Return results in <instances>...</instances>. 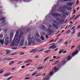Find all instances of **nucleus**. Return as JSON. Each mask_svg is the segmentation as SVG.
<instances>
[{"instance_id":"nucleus-1","label":"nucleus","mask_w":80,"mask_h":80,"mask_svg":"<svg viewBox=\"0 0 80 80\" xmlns=\"http://www.w3.org/2000/svg\"><path fill=\"white\" fill-rule=\"evenodd\" d=\"M19 32H20V31L19 30L17 31L16 32L14 40L11 44V45L12 46V47H14L15 45V47H17L18 45V43L20 42V38L23 37V32H21L20 34L17 37V35H18Z\"/></svg>"},{"instance_id":"nucleus-2","label":"nucleus","mask_w":80,"mask_h":80,"mask_svg":"<svg viewBox=\"0 0 80 80\" xmlns=\"http://www.w3.org/2000/svg\"><path fill=\"white\" fill-rule=\"evenodd\" d=\"M13 32H11L10 33V39L8 37H6L5 38L4 42L5 45H8L9 43H11L12 40V39L13 38Z\"/></svg>"},{"instance_id":"nucleus-3","label":"nucleus","mask_w":80,"mask_h":80,"mask_svg":"<svg viewBox=\"0 0 80 80\" xmlns=\"http://www.w3.org/2000/svg\"><path fill=\"white\" fill-rule=\"evenodd\" d=\"M31 35L29 34L27 37V39H28V44L29 45H31L32 43L33 44H35V38L34 37H32L31 38Z\"/></svg>"},{"instance_id":"nucleus-4","label":"nucleus","mask_w":80,"mask_h":80,"mask_svg":"<svg viewBox=\"0 0 80 80\" xmlns=\"http://www.w3.org/2000/svg\"><path fill=\"white\" fill-rule=\"evenodd\" d=\"M64 8H59L58 9V11L59 12H62V13H65L64 12L66 11V10H65V8H67V5H64L63 6Z\"/></svg>"},{"instance_id":"nucleus-5","label":"nucleus","mask_w":80,"mask_h":80,"mask_svg":"<svg viewBox=\"0 0 80 80\" xmlns=\"http://www.w3.org/2000/svg\"><path fill=\"white\" fill-rule=\"evenodd\" d=\"M24 41H25V37H23L22 38L21 40L20 41V46H21V47H22V46H23Z\"/></svg>"},{"instance_id":"nucleus-6","label":"nucleus","mask_w":80,"mask_h":80,"mask_svg":"<svg viewBox=\"0 0 80 80\" xmlns=\"http://www.w3.org/2000/svg\"><path fill=\"white\" fill-rule=\"evenodd\" d=\"M52 15L53 17H61L62 14H58L55 13H52Z\"/></svg>"},{"instance_id":"nucleus-7","label":"nucleus","mask_w":80,"mask_h":80,"mask_svg":"<svg viewBox=\"0 0 80 80\" xmlns=\"http://www.w3.org/2000/svg\"><path fill=\"white\" fill-rule=\"evenodd\" d=\"M56 21L59 23H60V24H62L64 22V20L63 19H60L59 18L57 19Z\"/></svg>"},{"instance_id":"nucleus-8","label":"nucleus","mask_w":80,"mask_h":80,"mask_svg":"<svg viewBox=\"0 0 80 80\" xmlns=\"http://www.w3.org/2000/svg\"><path fill=\"white\" fill-rule=\"evenodd\" d=\"M42 28L43 30H44V31H45L46 32V31H47V28H46V27L44 25L42 26Z\"/></svg>"},{"instance_id":"nucleus-9","label":"nucleus","mask_w":80,"mask_h":80,"mask_svg":"<svg viewBox=\"0 0 80 80\" xmlns=\"http://www.w3.org/2000/svg\"><path fill=\"white\" fill-rule=\"evenodd\" d=\"M32 62V60H27L24 62L25 63H30Z\"/></svg>"},{"instance_id":"nucleus-10","label":"nucleus","mask_w":80,"mask_h":80,"mask_svg":"<svg viewBox=\"0 0 80 80\" xmlns=\"http://www.w3.org/2000/svg\"><path fill=\"white\" fill-rule=\"evenodd\" d=\"M49 75L48 74L46 77L44 79H43L42 80H49V78H50V76H49Z\"/></svg>"},{"instance_id":"nucleus-11","label":"nucleus","mask_w":80,"mask_h":80,"mask_svg":"<svg viewBox=\"0 0 80 80\" xmlns=\"http://www.w3.org/2000/svg\"><path fill=\"white\" fill-rule=\"evenodd\" d=\"M11 74V73L10 72H8L6 74H5L4 75L3 77H7V76H8V75H10Z\"/></svg>"},{"instance_id":"nucleus-12","label":"nucleus","mask_w":80,"mask_h":80,"mask_svg":"<svg viewBox=\"0 0 80 80\" xmlns=\"http://www.w3.org/2000/svg\"><path fill=\"white\" fill-rule=\"evenodd\" d=\"M77 53H78V50H76V52H74L73 53H72V57H73L74 55H76Z\"/></svg>"},{"instance_id":"nucleus-13","label":"nucleus","mask_w":80,"mask_h":80,"mask_svg":"<svg viewBox=\"0 0 80 80\" xmlns=\"http://www.w3.org/2000/svg\"><path fill=\"white\" fill-rule=\"evenodd\" d=\"M3 40L0 39V45H3Z\"/></svg>"},{"instance_id":"nucleus-14","label":"nucleus","mask_w":80,"mask_h":80,"mask_svg":"<svg viewBox=\"0 0 80 80\" xmlns=\"http://www.w3.org/2000/svg\"><path fill=\"white\" fill-rule=\"evenodd\" d=\"M46 32H48L50 33H51L52 32V30L48 28V29H47V31Z\"/></svg>"},{"instance_id":"nucleus-15","label":"nucleus","mask_w":80,"mask_h":80,"mask_svg":"<svg viewBox=\"0 0 80 80\" xmlns=\"http://www.w3.org/2000/svg\"><path fill=\"white\" fill-rule=\"evenodd\" d=\"M72 57L71 56H69L68 58H67V60H70L72 59Z\"/></svg>"},{"instance_id":"nucleus-16","label":"nucleus","mask_w":80,"mask_h":80,"mask_svg":"<svg viewBox=\"0 0 80 80\" xmlns=\"http://www.w3.org/2000/svg\"><path fill=\"white\" fill-rule=\"evenodd\" d=\"M52 25H53V27H54V28H57L58 27V26L57 25L53 23H52Z\"/></svg>"},{"instance_id":"nucleus-17","label":"nucleus","mask_w":80,"mask_h":80,"mask_svg":"<svg viewBox=\"0 0 80 80\" xmlns=\"http://www.w3.org/2000/svg\"><path fill=\"white\" fill-rule=\"evenodd\" d=\"M67 5H68V6H70V7H72V3L70 2V3H68L67 4Z\"/></svg>"},{"instance_id":"nucleus-18","label":"nucleus","mask_w":80,"mask_h":80,"mask_svg":"<svg viewBox=\"0 0 80 80\" xmlns=\"http://www.w3.org/2000/svg\"><path fill=\"white\" fill-rule=\"evenodd\" d=\"M18 54V52H14L12 54H11V55L13 56V55H16Z\"/></svg>"},{"instance_id":"nucleus-19","label":"nucleus","mask_w":80,"mask_h":80,"mask_svg":"<svg viewBox=\"0 0 80 80\" xmlns=\"http://www.w3.org/2000/svg\"><path fill=\"white\" fill-rule=\"evenodd\" d=\"M5 51V52H6V54H9V53H10V50H6Z\"/></svg>"},{"instance_id":"nucleus-20","label":"nucleus","mask_w":80,"mask_h":80,"mask_svg":"<svg viewBox=\"0 0 80 80\" xmlns=\"http://www.w3.org/2000/svg\"><path fill=\"white\" fill-rule=\"evenodd\" d=\"M43 67H44V66H43L38 67L37 68V70H40V69H42V68H43Z\"/></svg>"},{"instance_id":"nucleus-21","label":"nucleus","mask_w":80,"mask_h":80,"mask_svg":"<svg viewBox=\"0 0 80 80\" xmlns=\"http://www.w3.org/2000/svg\"><path fill=\"white\" fill-rule=\"evenodd\" d=\"M37 42L38 43H40V42H41V39L40 38H37Z\"/></svg>"},{"instance_id":"nucleus-22","label":"nucleus","mask_w":80,"mask_h":80,"mask_svg":"<svg viewBox=\"0 0 80 80\" xmlns=\"http://www.w3.org/2000/svg\"><path fill=\"white\" fill-rule=\"evenodd\" d=\"M52 49H55V48H57V45H53L52 46Z\"/></svg>"},{"instance_id":"nucleus-23","label":"nucleus","mask_w":80,"mask_h":80,"mask_svg":"<svg viewBox=\"0 0 80 80\" xmlns=\"http://www.w3.org/2000/svg\"><path fill=\"white\" fill-rule=\"evenodd\" d=\"M13 63H14V62L12 61L9 63V65H12Z\"/></svg>"},{"instance_id":"nucleus-24","label":"nucleus","mask_w":80,"mask_h":80,"mask_svg":"<svg viewBox=\"0 0 80 80\" xmlns=\"http://www.w3.org/2000/svg\"><path fill=\"white\" fill-rule=\"evenodd\" d=\"M40 38H41V39L42 40V41H43V40H45V38H44V37H43V36H42L40 37Z\"/></svg>"},{"instance_id":"nucleus-25","label":"nucleus","mask_w":80,"mask_h":80,"mask_svg":"<svg viewBox=\"0 0 80 80\" xmlns=\"http://www.w3.org/2000/svg\"><path fill=\"white\" fill-rule=\"evenodd\" d=\"M36 34L38 37H40V35H39V34L38 33V32H36Z\"/></svg>"},{"instance_id":"nucleus-26","label":"nucleus","mask_w":80,"mask_h":80,"mask_svg":"<svg viewBox=\"0 0 80 80\" xmlns=\"http://www.w3.org/2000/svg\"><path fill=\"white\" fill-rule=\"evenodd\" d=\"M64 50V49H62L59 52V54H61V53H62L63 52Z\"/></svg>"},{"instance_id":"nucleus-27","label":"nucleus","mask_w":80,"mask_h":80,"mask_svg":"<svg viewBox=\"0 0 80 80\" xmlns=\"http://www.w3.org/2000/svg\"><path fill=\"white\" fill-rule=\"evenodd\" d=\"M36 74H37V72L33 73L32 75V76H34V75H36Z\"/></svg>"},{"instance_id":"nucleus-28","label":"nucleus","mask_w":80,"mask_h":80,"mask_svg":"<svg viewBox=\"0 0 80 80\" xmlns=\"http://www.w3.org/2000/svg\"><path fill=\"white\" fill-rule=\"evenodd\" d=\"M75 15H74L70 19V20H72V19H73V18H75Z\"/></svg>"},{"instance_id":"nucleus-29","label":"nucleus","mask_w":80,"mask_h":80,"mask_svg":"<svg viewBox=\"0 0 80 80\" xmlns=\"http://www.w3.org/2000/svg\"><path fill=\"white\" fill-rule=\"evenodd\" d=\"M48 59H49V57H48L46 58L45 59H44V62L46 61V60H47Z\"/></svg>"},{"instance_id":"nucleus-30","label":"nucleus","mask_w":80,"mask_h":80,"mask_svg":"<svg viewBox=\"0 0 80 80\" xmlns=\"http://www.w3.org/2000/svg\"><path fill=\"white\" fill-rule=\"evenodd\" d=\"M24 54H25V53L23 52H20L19 53V55H24Z\"/></svg>"},{"instance_id":"nucleus-31","label":"nucleus","mask_w":80,"mask_h":80,"mask_svg":"<svg viewBox=\"0 0 80 80\" xmlns=\"http://www.w3.org/2000/svg\"><path fill=\"white\" fill-rule=\"evenodd\" d=\"M13 78V76H11L9 77L7 80H10V79H12Z\"/></svg>"},{"instance_id":"nucleus-32","label":"nucleus","mask_w":80,"mask_h":80,"mask_svg":"<svg viewBox=\"0 0 80 80\" xmlns=\"http://www.w3.org/2000/svg\"><path fill=\"white\" fill-rule=\"evenodd\" d=\"M37 50V49H33L29 53H32V52H34V51H35V50Z\"/></svg>"},{"instance_id":"nucleus-33","label":"nucleus","mask_w":80,"mask_h":80,"mask_svg":"<svg viewBox=\"0 0 80 80\" xmlns=\"http://www.w3.org/2000/svg\"><path fill=\"white\" fill-rule=\"evenodd\" d=\"M30 78H31L30 77H27L25 78L24 79H25V80H28L29 79H30Z\"/></svg>"},{"instance_id":"nucleus-34","label":"nucleus","mask_w":80,"mask_h":80,"mask_svg":"<svg viewBox=\"0 0 80 80\" xmlns=\"http://www.w3.org/2000/svg\"><path fill=\"white\" fill-rule=\"evenodd\" d=\"M72 0H63L64 2H71Z\"/></svg>"},{"instance_id":"nucleus-35","label":"nucleus","mask_w":80,"mask_h":80,"mask_svg":"<svg viewBox=\"0 0 80 80\" xmlns=\"http://www.w3.org/2000/svg\"><path fill=\"white\" fill-rule=\"evenodd\" d=\"M49 52H50V50H48V51H44V53H48Z\"/></svg>"},{"instance_id":"nucleus-36","label":"nucleus","mask_w":80,"mask_h":80,"mask_svg":"<svg viewBox=\"0 0 80 80\" xmlns=\"http://www.w3.org/2000/svg\"><path fill=\"white\" fill-rule=\"evenodd\" d=\"M52 22L53 23H56V24H57V21H56L55 20H53L52 21Z\"/></svg>"},{"instance_id":"nucleus-37","label":"nucleus","mask_w":80,"mask_h":80,"mask_svg":"<svg viewBox=\"0 0 80 80\" xmlns=\"http://www.w3.org/2000/svg\"><path fill=\"white\" fill-rule=\"evenodd\" d=\"M3 34H1L0 35V38H3Z\"/></svg>"},{"instance_id":"nucleus-38","label":"nucleus","mask_w":80,"mask_h":80,"mask_svg":"<svg viewBox=\"0 0 80 80\" xmlns=\"http://www.w3.org/2000/svg\"><path fill=\"white\" fill-rule=\"evenodd\" d=\"M5 18L4 17L0 19V22L1 21V20H5Z\"/></svg>"},{"instance_id":"nucleus-39","label":"nucleus","mask_w":80,"mask_h":80,"mask_svg":"<svg viewBox=\"0 0 80 80\" xmlns=\"http://www.w3.org/2000/svg\"><path fill=\"white\" fill-rule=\"evenodd\" d=\"M24 2H29V0H24Z\"/></svg>"},{"instance_id":"nucleus-40","label":"nucleus","mask_w":80,"mask_h":80,"mask_svg":"<svg viewBox=\"0 0 80 80\" xmlns=\"http://www.w3.org/2000/svg\"><path fill=\"white\" fill-rule=\"evenodd\" d=\"M43 50H44V49H41L40 50L38 51V52H41V51H43Z\"/></svg>"},{"instance_id":"nucleus-41","label":"nucleus","mask_w":80,"mask_h":80,"mask_svg":"<svg viewBox=\"0 0 80 80\" xmlns=\"http://www.w3.org/2000/svg\"><path fill=\"white\" fill-rule=\"evenodd\" d=\"M77 37H80V32H79L77 35Z\"/></svg>"},{"instance_id":"nucleus-42","label":"nucleus","mask_w":80,"mask_h":80,"mask_svg":"<svg viewBox=\"0 0 80 80\" xmlns=\"http://www.w3.org/2000/svg\"><path fill=\"white\" fill-rule=\"evenodd\" d=\"M42 75L41 74H38L36 76V77H38L39 76H40Z\"/></svg>"},{"instance_id":"nucleus-43","label":"nucleus","mask_w":80,"mask_h":80,"mask_svg":"<svg viewBox=\"0 0 80 80\" xmlns=\"http://www.w3.org/2000/svg\"><path fill=\"white\" fill-rule=\"evenodd\" d=\"M49 75H53V72H51L50 73Z\"/></svg>"},{"instance_id":"nucleus-44","label":"nucleus","mask_w":80,"mask_h":80,"mask_svg":"<svg viewBox=\"0 0 80 80\" xmlns=\"http://www.w3.org/2000/svg\"><path fill=\"white\" fill-rule=\"evenodd\" d=\"M54 70H55V71H57L58 69L56 68H55L54 69Z\"/></svg>"},{"instance_id":"nucleus-45","label":"nucleus","mask_w":80,"mask_h":80,"mask_svg":"<svg viewBox=\"0 0 80 80\" xmlns=\"http://www.w3.org/2000/svg\"><path fill=\"white\" fill-rule=\"evenodd\" d=\"M67 43H68V42H64V45H67Z\"/></svg>"},{"instance_id":"nucleus-46","label":"nucleus","mask_w":80,"mask_h":80,"mask_svg":"<svg viewBox=\"0 0 80 80\" xmlns=\"http://www.w3.org/2000/svg\"><path fill=\"white\" fill-rule=\"evenodd\" d=\"M45 37L46 38H48V35H46Z\"/></svg>"},{"instance_id":"nucleus-47","label":"nucleus","mask_w":80,"mask_h":80,"mask_svg":"<svg viewBox=\"0 0 80 80\" xmlns=\"http://www.w3.org/2000/svg\"><path fill=\"white\" fill-rule=\"evenodd\" d=\"M63 18H66V17H65V15H63V17H62Z\"/></svg>"},{"instance_id":"nucleus-48","label":"nucleus","mask_w":80,"mask_h":80,"mask_svg":"<svg viewBox=\"0 0 80 80\" xmlns=\"http://www.w3.org/2000/svg\"><path fill=\"white\" fill-rule=\"evenodd\" d=\"M25 66H23L21 67V68H25Z\"/></svg>"},{"instance_id":"nucleus-49","label":"nucleus","mask_w":80,"mask_h":80,"mask_svg":"<svg viewBox=\"0 0 80 80\" xmlns=\"http://www.w3.org/2000/svg\"><path fill=\"white\" fill-rule=\"evenodd\" d=\"M75 33V31H73V32H72L71 33V35H72V34H74V33Z\"/></svg>"},{"instance_id":"nucleus-50","label":"nucleus","mask_w":80,"mask_h":80,"mask_svg":"<svg viewBox=\"0 0 80 80\" xmlns=\"http://www.w3.org/2000/svg\"><path fill=\"white\" fill-rule=\"evenodd\" d=\"M7 30H4V33H6V32H7Z\"/></svg>"},{"instance_id":"nucleus-51","label":"nucleus","mask_w":80,"mask_h":80,"mask_svg":"<svg viewBox=\"0 0 80 80\" xmlns=\"http://www.w3.org/2000/svg\"><path fill=\"white\" fill-rule=\"evenodd\" d=\"M58 48H56V49H55V52H57V51H58Z\"/></svg>"},{"instance_id":"nucleus-52","label":"nucleus","mask_w":80,"mask_h":80,"mask_svg":"<svg viewBox=\"0 0 80 80\" xmlns=\"http://www.w3.org/2000/svg\"><path fill=\"white\" fill-rule=\"evenodd\" d=\"M80 16V15H79L78 16H77L74 19V20H75V19H76V18H78V17H79Z\"/></svg>"},{"instance_id":"nucleus-53","label":"nucleus","mask_w":80,"mask_h":80,"mask_svg":"<svg viewBox=\"0 0 80 80\" xmlns=\"http://www.w3.org/2000/svg\"><path fill=\"white\" fill-rule=\"evenodd\" d=\"M62 41H63V39H62L59 41L58 42L60 43V42H62Z\"/></svg>"},{"instance_id":"nucleus-54","label":"nucleus","mask_w":80,"mask_h":80,"mask_svg":"<svg viewBox=\"0 0 80 80\" xmlns=\"http://www.w3.org/2000/svg\"><path fill=\"white\" fill-rule=\"evenodd\" d=\"M67 53V51H65L62 52V53Z\"/></svg>"},{"instance_id":"nucleus-55","label":"nucleus","mask_w":80,"mask_h":80,"mask_svg":"<svg viewBox=\"0 0 80 80\" xmlns=\"http://www.w3.org/2000/svg\"><path fill=\"white\" fill-rule=\"evenodd\" d=\"M63 63H65V60H63L62 61Z\"/></svg>"},{"instance_id":"nucleus-56","label":"nucleus","mask_w":80,"mask_h":80,"mask_svg":"<svg viewBox=\"0 0 80 80\" xmlns=\"http://www.w3.org/2000/svg\"><path fill=\"white\" fill-rule=\"evenodd\" d=\"M22 61L19 62H18L17 63V64H19V63H22Z\"/></svg>"},{"instance_id":"nucleus-57","label":"nucleus","mask_w":80,"mask_h":80,"mask_svg":"<svg viewBox=\"0 0 80 80\" xmlns=\"http://www.w3.org/2000/svg\"><path fill=\"white\" fill-rule=\"evenodd\" d=\"M25 44L26 45H27L28 44V42H25Z\"/></svg>"},{"instance_id":"nucleus-58","label":"nucleus","mask_w":80,"mask_h":80,"mask_svg":"<svg viewBox=\"0 0 80 80\" xmlns=\"http://www.w3.org/2000/svg\"><path fill=\"white\" fill-rule=\"evenodd\" d=\"M49 28H52V25H49Z\"/></svg>"},{"instance_id":"nucleus-59","label":"nucleus","mask_w":80,"mask_h":80,"mask_svg":"<svg viewBox=\"0 0 80 80\" xmlns=\"http://www.w3.org/2000/svg\"><path fill=\"white\" fill-rule=\"evenodd\" d=\"M41 33L42 35H45V33L43 32H42Z\"/></svg>"},{"instance_id":"nucleus-60","label":"nucleus","mask_w":80,"mask_h":80,"mask_svg":"<svg viewBox=\"0 0 80 80\" xmlns=\"http://www.w3.org/2000/svg\"><path fill=\"white\" fill-rule=\"evenodd\" d=\"M72 8H71V7H69V10H72Z\"/></svg>"},{"instance_id":"nucleus-61","label":"nucleus","mask_w":80,"mask_h":80,"mask_svg":"<svg viewBox=\"0 0 80 80\" xmlns=\"http://www.w3.org/2000/svg\"><path fill=\"white\" fill-rule=\"evenodd\" d=\"M79 3V1L78 0H77L76 2V4H78Z\"/></svg>"},{"instance_id":"nucleus-62","label":"nucleus","mask_w":80,"mask_h":80,"mask_svg":"<svg viewBox=\"0 0 80 80\" xmlns=\"http://www.w3.org/2000/svg\"><path fill=\"white\" fill-rule=\"evenodd\" d=\"M30 65V63L27 64H26V66H28V65Z\"/></svg>"},{"instance_id":"nucleus-63","label":"nucleus","mask_w":80,"mask_h":80,"mask_svg":"<svg viewBox=\"0 0 80 80\" xmlns=\"http://www.w3.org/2000/svg\"><path fill=\"white\" fill-rule=\"evenodd\" d=\"M3 72V71H2L0 72V73H2Z\"/></svg>"},{"instance_id":"nucleus-64","label":"nucleus","mask_w":80,"mask_h":80,"mask_svg":"<svg viewBox=\"0 0 80 80\" xmlns=\"http://www.w3.org/2000/svg\"><path fill=\"white\" fill-rule=\"evenodd\" d=\"M52 47H53V46H51L49 47V49H50V48H52Z\"/></svg>"}]
</instances>
